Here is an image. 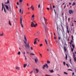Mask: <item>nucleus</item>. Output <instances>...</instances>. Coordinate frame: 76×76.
Listing matches in <instances>:
<instances>
[{"label": "nucleus", "mask_w": 76, "mask_h": 76, "mask_svg": "<svg viewBox=\"0 0 76 76\" xmlns=\"http://www.w3.org/2000/svg\"><path fill=\"white\" fill-rule=\"evenodd\" d=\"M23 1V0H20L19 1L20 2V3L22 2Z\"/></svg>", "instance_id": "nucleus-43"}, {"label": "nucleus", "mask_w": 76, "mask_h": 76, "mask_svg": "<svg viewBox=\"0 0 76 76\" xmlns=\"http://www.w3.org/2000/svg\"><path fill=\"white\" fill-rule=\"evenodd\" d=\"M73 51V49L72 48V50L71 51Z\"/></svg>", "instance_id": "nucleus-59"}, {"label": "nucleus", "mask_w": 76, "mask_h": 76, "mask_svg": "<svg viewBox=\"0 0 76 76\" xmlns=\"http://www.w3.org/2000/svg\"><path fill=\"white\" fill-rule=\"evenodd\" d=\"M43 18H44V20L45 21V23H46V22L47 21V20L45 19V17H44Z\"/></svg>", "instance_id": "nucleus-12"}, {"label": "nucleus", "mask_w": 76, "mask_h": 76, "mask_svg": "<svg viewBox=\"0 0 76 76\" xmlns=\"http://www.w3.org/2000/svg\"><path fill=\"white\" fill-rule=\"evenodd\" d=\"M72 40H74V39H73V36H72Z\"/></svg>", "instance_id": "nucleus-41"}, {"label": "nucleus", "mask_w": 76, "mask_h": 76, "mask_svg": "<svg viewBox=\"0 0 76 76\" xmlns=\"http://www.w3.org/2000/svg\"><path fill=\"white\" fill-rule=\"evenodd\" d=\"M23 55H25V52H24Z\"/></svg>", "instance_id": "nucleus-61"}, {"label": "nucleus", "mask_w": 76, "mask_h": 76, "mask_svg": "<svg viewBox=\"0 0 76 76\" xmlns=\"http://www.w3.org/2000/svg\"><path fill=\"white\" fill-rule=\"evenodd\" d=\"M71 58H70V59L69 60V61L70 62V63L72 64V62H71Z\"/></svg>", "instance_id": "nucleus-48"}, {"label": "nucleus", "mask_w": 76, "mask_h": 76, "mask_svg": "<svg viewBox=\"0 0 76 76\" xmlns=\"http://www.w3.org/2000/svg\"><path fill=\"white\" fill-rule=\"evenodd\" d=\"M37 39H38L37 38H35V40H34V42H37V40H37Z\"/></svg>", "instance_id": "nucleus-23"}, {"label": "nucleus", "mask_w": 76, "mask_h": 76, "mask_svg": "<svg viewBox=\"0 0 76 76\" xmlns=\"http://www.w3.org/2000/svg\"><path fill=\"white\" fill-rule=\"evenodd\" d=\"M57 33L58 35H60L59 34V31H58V26H57Z\"/></svg>", "instance_id": "nucleus-10"}, {"label": "nucleus", "mask_w": 76, "mask_h": 76, "mask_svg": "<svg viewBox=\"0 0 76 76\" xmlns=\"http://www.w3.org/2000/svg\"><path fill=\"white\" fill-rule=\"evenodd\" d=\"M47 10H50V8H47Z\"/></svg>", "instance_id": "nucleus-58"}, {"label": "nucleus", "mask_w": 76, "mask_h": 76, "mask_svg": "<svg viewBox=\"0 0 76 76\" xmlns=\"http://www.w3.org/2000/svg\"><path fill=\"white\" fill-rule=\"evenodd\" d=\"M5 7H6L7 10H9V7L7 5H5Z\"/></svg>", "instance_id": "nucleus-9"}, {"label": "nucleus", "mask_w": 76, "mask_h": 76, "mask_svg": "<svg viewBox=\"0 0 76 76\" xmlns=\"http://www.w3.org/2000/svg\"><path fill=\"white\" fill-rule=\"evenodd\" d=\"M31 50H33V48H32V47H31Z\"/></svg>", "instance_id": "nucleus-60"}, {"label": "nucleus", "mask_w": 76, "mask_h": 76, "mask_svg": "<svg viewBox=\"0 0 76 76\" xmlns=\"http://www.w3.org/2000/svg\"><path fill=\"white\" fill-rule=\"evenodd\" d=\"M63 64H64V66H65V65H66V62H64Z\"/></svg>", "instance_id": "nucleus-40"}, {"label": "nucleus", "mask_w": 76, "mask_h": 76, "mask_svg": "<svg viewBox=\"0 0 76 76\" xmlns=\"http://www.w3.org/2000/svg\"><path fill=\"white\" fill-rule=\"evenodd\" d=\"M68 12L70 15H71V14H73L74 13V11L72 10H69L68 11Z\"/></svg>", "instance_id": "nucleus-2"}, {"label": "nucleus", "mask_w": 76, "mask_h": 76, "mask_svg": "<svg viewBox=\"0 0 76 76\" xmlns=\"http://www.w3.org/2000/svg\"><path fill=\"white\" fill-rule=\"evenodd\" d=\"M25 46L26 47V48H27H27H29V43L26 44Z\"/></svg>", "instance_id": "nucleus-5"}, {"label": "nucleus", "mask_w": 76, "mask_h": 76, "mask_svg": "<svg viewBox=\"0 0 76 76\" xmlns=\"http://www.w3.org/2000/svg\"><path fill=\"white\" fill-rule=\"evenodd\" d=\"M9 25H10V26H12V24H11V23H10V21H9Z\"/></svg>", "instance_id": "nucleus-17"}, {"label": "nucleus", "mask_w": 76, "mask_h": 76, "mask_svg": "<svg viewBox=\"0 0 76 76\" xmlns=\"http://www.w3.org/2000/svg\"><path fill=\"white\" fill-rule=\"evenodd\" d=\"M66 66H67L68 67H69V65H68V64H66Z\"/></svg>", "instance_id": "nucleus-53"}, {"label": "nucleus", "mask_w": 76, "mask_h": 76, "mask_svg": "<svg viewBox=\"0 0 76 76\" xmlns=\"http://www.w3.org/2000/svg\"><path fill=\"white\" fill-rule=\"evenodd\" d=\"M53 8H55V6L54 5L53 6Z\"/></svg>", "instance_id": "nucleus-62"}, {"label": "nucleus", "mask_w": 76, "mask_h": 76, "mask_svg": "<svg viewBox=\"0 0 76 76\" xmlns=\"http://www.w3.org/2000/svg\"><path fill=\"white\" fill-rule=\"evenodd\" d=\"M45 76H51V75H48L47 74H46L45 75Z\"/></svg>", "instance_id": "nucleus-37"}, {"label": "nucleus", "mask_w": 76, "mask_h": 76, "mask_svg": "<svg viewBox=\"0 0 76 76\" xmlns=\"http://www.w3.org/2000/svg\"><path fill=\"white\" fill-rule=\"evenodd\" d=\"M17 5H19V2H17Z\"/></svg>", "instance_id": "nucleus-63"}, {"label": "nucleus", "mask_w": 76, "mask_h": 76, "mask_svg": "<svg viewBox=\"0 0 76 76\" xmlns=\"http://www.w3.org/2000/svg\"><path fill=\"white\" fill-rule=\"evenodd\" d=\"M73 58H76L75 57V54H74H74L73 55Z\"/></svg>", "instance_id": "nucleus-33"}, {"label": "nucleus", "mask_w": 76, "mask_h": 76, "mask_svg": "<svg viewBox=\"0 0 76 76\" xmlns=\"http://www.w3.org/2000/svg\"><path fill=\"white\" fill-rule=\"evenodd\" d=\"M65 58L66 60H67V54L65 55Z\"/></svg>", "instance_id": "nucleus-14"}, {"label": "nucleus", "mask_w": 76, "mask_h": 76, "mask_svg": "<svg viewBox=\"0 0 76 76\" xmlns=\"http://www.w3.org/2000/svg\"><path fill=\"white\" fill-rule=\"evenodd\" d=\"M66 31L68 34H69L70 33V31L69 30V29L66 30Z\"/></svg>", "instance_id": "nucleus-19"}, {"label": "nucleus", "mask_w": 76, "mask_h": 76, "mask_svg": "<svg viewBox=\"0 0 76 76\" xmlns=\"http://www.w3.org/2000/svg\"><path fill=\"white\" fill-rule=\"evenodd\" d=\"M50 72L51 73H53V72H54V71H53V70H50Z\"/></svg>", "instance_id": "nucleus-26"}, {"label": "nucleus", "mask_w": 76, "mask_h": 76, "mask_svg": "<svg viewBox=\"0 0 76 76\" xmlns=\"http://www.w3.org/2000/svg\"><path fill=\"white\" fill-rule=\"evenodd\" d=\"M35 60L36 63H37V61H38V59H37V58L35 59Z\"/></svg>", "instance_id": "nucleus-15"}, {"label": "nucleus", "mask_w": 76, "mask_h": 76, "mask_svg": "<svg viewBox=\"0 0 76 76\" xmlns=\"http://www.w3.org/2000/svg\"><path fill=\"white\" fill-rule=\"evenodd\" d=\"M34 19H35V18H32V20L33 21H34Z\"/></svg>", "instance_id": "nucleus-38"}, {"label": "nucleus", "mask_w": 76, "mask_h": 76, "mask_svg": "<svg viewBox=\"0 0 76 76\" xmlns=\"http://www.w3.org/2000/svg\"><path fill=\"white\" fill-rule=\"evenodd\" d=\"M2 8L1 9L2 11H3V9H4V11L5 13H6V9H5V8L4 7V6L3 5V3H2Z\"/></svg>", "instance_id": "nucleus-1"}, {"label": "nucleus", "mask_w": 76, "mask_h": 76, "mask_svg": "<svg viewBox=\"0 0 76 76\" xmlns=\"http://www.w3.org/2000/svg\"><path fill=\"white\" fill-rule=\"evenodd\" d=\"M18 55H20V52H19L18 53Z\"/></svg>", "instance_id": "nucleus-32"}, {"label": "nucleus", "mask_w": 76, "mask_h": 76, "mask_svg": "<svg viewBox=\"0 0 76 76\" xmlns=\"http://www.w3.org/2000/svg\"><path fill=\"white\" fill-rule=\"evenodd\" d=\"M26 42H27V40H25V41L24 40V42L25 44H26Z\"/></svg>", "instance_id": "nucleus-20"}, {"label": "nucleus", "mask_w": 76, "mask_h": 76, "mask_svg": "<svg viewBox=\"0 0 76 76\" xmlns=\"http://www.w3.org/2000/svg\"><path fill=\"white\" fill-rule=\"evenodd\" d=\"M37 44V42L34 41V45H35V44Z\"/></svg>", "instance_id": "nucleus-28"}, {"label": "nucleus", "mask_w": 76, "mask_h": 76, "mask_svg": "<svg viewBox=\"0 0 76 76\" xmlns=\"http://www.w3.org/2000/svg\"><path fill=\"white\" fill-rule=\"evenodd\" d=\"M47 63L48 64H50V62L49 61H47Z\"/></svg>", "instance_id": "nucleus-22"}, {"label": "nucleus", "mask_w": 76, "mask_h": 76, "mask_svg": "<svg viewBox=\"0 0 76 76\" xmlns=\"http://www.w3.org/2000/svg\"><path fill=\"white\" fill-rule=\"evenodd\" d=\"M66 30H67L69 29V28H68V26H66Z\"/></svg>", "instance_id": "nucleus-44"}, {"label": "nucleus", "mask_w": 76, "mask_h": 76, "mask_svg": "<svg viewBox=\"0 0 76 76\" xmlns=\"http://www.w3.org/2000/svg\"><path fill=\"white\" fill-rule=\"evenodd\" d=\"M21 9H20V13H21Z\"/></svg>", "instance_id": "nucleus-50"}, {"label": "nucleus", "mask_w": 76, "mask_h": 76, "mask_svg": "<svg viewBox=\"0 0 76 76\" xmlns=\"http://www.w3.org/2000/svg\"><path fill=\"white\" fill-rule=\"evenodd\" d=\"M33 22L34 23H35V21L33 20Z\"/></svg>", "instance_id": "nucleus-54"}, {"label": "nucleus", "mask_w": 76, "mask_h": 76, "mask_svg": "<svg viewBox=\"0 0 76 76\" xmlns=\"http://www.w3.org/2000/svg\"><path fill=\"white\" fill-rule=\"evenodd\" d=\"M66 5H65L64 7V9H65V8H66Z\"/></svg>", "instance_id": "nucleus-55"}, {"label": "nucleus", "mask_w": 76, "mask_h": 76, "mask_svg": "<svg viewBox=\"0 0 76 76\" xmlns=\"http://www.w3.org/2000/svg\"><path fill=\"white\" fill-rule=\"evenodd\" d=\"M43 26H44V29H45V33H46L47 32V26H45V25H44V23H43Z\"/></svg>", "instance_id": "nucleus-4"}, {"label": "nucleus", "mask_w": 76, "mask_h": 76, "mask_svg": "<svg viewBox=\"0 0 76 76\" xmlns=\"http://www.w3.org/2000/svg\"><path fill=\"white\" fill-rule=\"evenodd\" d=\"M45 41L46 44L47 45V40H46V39H45Z\"/></svg>", "instance_id": "nucleus-42"}, {"label": "nucleus", "mask_w": 76, "mask_h": 76, "mask_svg": "<svg viewBox=\"0 0 76 76\" xmlns=\"http://www.w3.org/2000/svg\"><path fill=\"white\" fill-rule=\"evenodd\" d=\"M64 51L65 52H66V49L65 48H64Z\"/></svg>", "instance_id": "nucleus-36"}, {"label": "nucleus", "mask_w": 76, "mask_h": 76, "mask_svg": "<svg viewBox=\"0 0 76 76\" xmlns=\"http://www.w3.org/2000/svg\"><path fill=\"white\" fill-rule=\"evenodd\" d=\"M26 65L27 64H24L23 67H24V68H25V67H26Z\"/></svg>", "instance_id": "nucleus-18"}, {"label": "nucleus", "mask_w": 76, "mask_h": 76, "mask_svg": "<svg viewBox=\"0 0 76 76\" xmlns=\"http://www.w3.org/2000/svg\"><path fill=\"white\" fill-rule=\"evenodd\" d=\"M67 70H70V71H71L72 72V71H73V70H72V69H67Z\"/></svg>", "instance_id": "nucleus-29"}, {"label": "nucleus", "mask_w": 76, "mask_h": 76, "mask_svg": "<svg viewBox=\"0 0 76 76\" xmlns=\"http://www.w3.org/2000/svg\"><path fill=\"white\" fill-rule=\"evenodd\" d=\"M39 31H38L36 34V36H37V37H38V36H39Z\"/></svg>", "instance_id": "nucleus-7"}, {"label": "nucleus", "mask_w": 76, "mask_h": 76, "mask_svg": "<svg viewBox=\"0 0 76 76\" xmlns=\"http://www.w3.org/2000/svg\"><path fill=\"white\" fill-rule=\"evenodd\" d=\"M62 28L63 32H64V28H63V27H62Z\"/></svg>", "instance_id": "nucleus-30"}, {"label": "nucleus", "mask_w": 76, "mask_h": 76, "mask_svg": "<svg viewBox=\"0 0 76 76\" xmlns=\"http://www.w3.org/2000/svg\"><path fill=\"white\" fill-rule=\"evenodd\" d=\"M31 27H36V26H35V24H34V23L33 22H31Z\"/></svg>", "instance_id": "nucleus-3"}, {"label": "nucleus", "mask_w": 76, "mask_h": 76, "mask_svg": "<svg viewBox=\"0 0 76 76\" xmlns=\"http://www.w3.org/2000/svg\"><path fill=\"white\" fill-rule=\"evenodd\" d=\"M40 47H42V44H41L40 45Z\"/></svg>", "instance_id": "nucleus-46"}, {"label": "nucleus", "mask_w": 76, "mask_h": 76, "mask_svg": "<svg viewBox=\"0 0 76 76\" xmlns=\"http://www.w3.org/2000/svg\"><path fill=\"white\" fill-rule=\"evenodd\" d=\"M72 46L73 48H75V45H73V44H72Z\"/></svg>", "instance_id": "nucleus-25"}, {"label": "nucleus", "mask_w": 76, "mask_h": 76, "mask_svg": "<svg viewBox=\"0 0 76 76\" xmlns=\"http://www.w3.org/2000/svg\"><path fill=\"white\" fill-rule=\"evenodd\" d=\"M31 9L32 10H34V7L33 8H32Z\"/></svg>", "instance_id": "nucleus-51"}, {"label": "nucleus", "mask_w": 76, "mask_h": 76, "mask_svg": "<svg viewBox=\"0 0 76 76\" xmlns=\"http://www.w3.org/2000/svg\"><path fill=\"white\" fill-rule=\"evenodd\" d=\"M4 36V34H3V32H2V34H0V37H3Z\"/></svg>", "instance_id": "nucleus-13"}, {"label": "nucleus", "mask_w": 76, "mask_h": 76, "mask_svg": "<svg viewBox=\"0 0 76 76\" xmlns=\"http://www.w3.org/2000/svg\"><path fill=\"white\" fill-rule=\"evenodd\" d=\"M38 7L39 8V7H40V4H39L38 6Z\"/></svg>", "instance_id": "nucleus-45"}, {"label": "nucleus", "mask_w": 76, "mask_h": 76, "mask_svg": "<svg viewBox=\"0 0 76 76\" xmlns=\"http://www.w3.org/2000/svg\"><path fill=\"white\" fill-rule=\"evenodd\" d=\"M36 71L37 72H36V73H38V72H39V70H38V69H36Z\"/></svg>", "instance_id": "nucleus-11"}, {"label": "nucleus", "mask_w": 76, "mask_h": 76, "mask_svg": "<svg viewBox=\"0 0 76 76\" xmlns=\"http://www.w3.org/2000/svg\"><path fill=\"white\" fill-rule=\"evenodd\" d=\"M15 68L16 70H19L20 69L19 67L18 66H15Z\"/></svg>", "instance_id": "nucleus-8"}, {"label": "nucleus", "mask_w": 76, "mask_h": 76, "mask_svg": "<svg viewBox=\"0 0 76 76\" xmlns=\"http://www.w3.org/2000/svg\"><path fill=\"white\" fill-rule=\"evenodd\" d=\"M64 74H65V75H68V74L67 73V72H64Z\"/></svg>", "instance_id": "nucleus-27"}, {"label": "nucleus", "mask_w": 76, "mask_h": 76, "mask_svg": "<svg viewBox=\"0 0 76 76\" xmlns=\"http://www.w3.org/2000/svg\"><path fill=\"white\" fill-rule=\"evenodd\" d=\"M24 39L26 41H27V39H26V37L24 35Z\"/></svg>", "instance_id": "nucleus-24"}, {"label": "nucleus", "mask_w": 76, "mask_h": 76, "mask_svg": "<svg viewBox=\"0 0 76 76\" xmlns=\"http://www.w3.org/2000/svg\"><path fill=\"white\" fill-rule=\"evenodd\" d=\"M34 14H33V15H32V18H34Z\"/></svg>", "instance_id": "nucleus-34"}, {"label": "nucleus", "mask_w": 76, "mask_h": 76, "mask_svg": "<svg viewBox=\"0 0 76 76\" xmlns=\"http://www.w3.org/2000/svg\"><path fill=\"white\" fill-rule=\"evenodd\" d=\"M7 2L6 3V2H5V3H6V4H8V3H9V0H7Z\"/></svg>", "instance_id": "nucleus-16"}, {"label": "nucleus", "mask_w": 76, "mask_h": 76, "mask_svg": "<svg viewBox=\"0 0 76 76\" xmlns=\"http://www.w3.org/2000/svg\"><path fill=\"white\" fill-rule=\"evenodd\" d=\"M58 39L59 40H60V39H61L60 37H59L58 38Z\"/></svg>", "instance_id": "nucleus-57"}, {"label": "nucleus", "mask_w": 76, "mask_h": 76, "mask_svg": "<svg viewBox=\"0 0 76 76\" xmlns=\"http://www.w3.org/2000/svg\"><path fill=\"white\" fill-rule=\"evenodd\" d=\"M30 54H31V55H32V56H35V54L33 53H31Z\"/></svg>", "instance_id": "nucleus-31"}, {"label": "nucleus", "mask_w": 76, "mask_h": 76, "mask_svg": "<svg viewBox=\"0 0 76 76\" xmlns=\"http://www.w3.org/2000/svg\"><path fill=\"white\" fill-rule=\"evenodd\" d=\"M68 21L70 22V18H68Z\"/></svg>", "instance_id": "nucleus-52"}, {"label": "nucleus", "mask_w": 76, "mask_h": 76, "mask_svg": "<svg viewBox=\"0 0 76 76\" xmlns=\"http://www.w3.org/2000/svg\"><path fill=\"white\" fill-rule=\"evenodd\" d=\"M74 61L75 62L76 61V58H74Z\"/></svg>", "instance_id": "nucleus-39"}, {"label": "nucleus", "mask_w": 76, "mask_h": 76, "mask_svg": "<svg viewBox=\"0 0 76 76\" xmlns=\"http://www.w3.org/2000/svg\"><path fill=\"white\" fill-rule=\"evenodd\" d=\"M72 76H74V75H75V73L74 72H72Z\"/></svg>", "instance_id": "nucleus-47"}, {"label": "nucleus", "mask_w": 76, "mask_h": 76, "mask_svg": "<svg viewBox=\"0 0 76 76\" xmlns=\"http://www.w3.org/2000/svg\"><path fill=\"white\" fill-rule=\"evenodd\" d=\"M22 18H20V23L21 25V26L22 28H23V24H22Z\"/></svg>", "instance_id": "nucleus-6"}, {"label": "nucleus", "mask_w": 76, "mask_h": 76, "mask_svg": "<svg viewBox=\"0 0 76 76\" xmlns=\"http://www.w3.org/2000/svg\"><path fill=\"white\" fill-rule=\"evenodd\" d=\"M67 41H68V42L69 41V38L68 39Z\"/></svg>", "instance_id": "nucleus-64"}, {"label": "nucleus", "mask_w": 76, "mask_h": 76, "mask_svg": "<svg viewBox=\"0 0 76 76\" xmlns=\"http://www.w3.org/2000/svg\"><path fill=\"white\" fill-rule=\"evenodd\" d=\"M31 8H34V6H33V5H32L31 6Z\"/></svg>", "instance_id": "nucleus-49"}, {"label": "nucleus", "mask_w": 76, "mask_h": 76, "mask_svg": "<svg viewBox=\"0 0 76 76\" xmlns=\"http://www.w3.org/2000/svg\"><path fill=\"white\" fill-rule=\"evenodd\" d=\"M45 66L46 67V68H48V64H46Z\"/></svg>", "instance_id": "nucleus-21"}, {"label": "nucleus", "mask_w": 76, "mask_h": 76, "mask_svg": "<svg viewBox=\"0 0 76 76\" xmlns=\"http://www.w3.org/2000/svg\"><path fill=\"white\" fill-rule=\"evenodd\" d=\"M45 66H46L45 65H44L43 66V69H45Z\"/></svg>", "instance_id": "nucleus-35"}, {"label": "nucleus", "mask_w": 76, "mask_h": 76, "mask_svg": "<svg viewBox=\"0 0 76 76\" xmlns=\"http://www.w3.org/2000/svg\"><path fill=\"white\" fill-rule=\"evenodd\" d=\"M65 19L66 20H67V16H65Z\"/></svg>", "instance_id": "nucleus-56"}]
</instances>
